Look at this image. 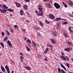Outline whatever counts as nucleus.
Wrapping results in <instances>:
<instances>
[{"label": "nucleus", "mask_w": 73, "mask_h": 73, "mask_svg": "<svg viewBox=\"0 0 73 73\" xmlns=\"http://www.w3.org/2000/svg\"><path fill=\"white\" fill-rule=\"evenodd\" d=\"M54 5L56 9H59L60 8V5L58 3H55L54 4Z\"/></svg>", "instance_id": "nucleus-1"}, {"label": "nucleus", "mask_w": 73, "mask_h": 73, "mask_svg": "<svg viewBox=\"0 0 73 73\" xmlns=\"http://www.w3.org/2000/svg\"><path fill=\"white\" fill-rule=\"evenodd\" d=\"M0 11L1 12V13H6L7 11V10L6 9H1L0 8Z\"/></svg>", "instance_id": "nucleus-2"}, {"label": "nucleus", "mask_w": 73, "mask_h": 73, "mask_svg": "<svg viewBox=\"0 0 73 73\" xmlns=\"http://www.w3.org/2000/svg\"><path fill=\"white\" fill-rule=\"evenodd\" d=\"M15 4H16V5L17 7H18V8H20L21 7V4H20L17 2H15Z\"/></svg>", "instance_id": "nucleus-3"}, {"label": "nucleus", "mask_w": 73, "mask_h": 73, "mask_svg": "<svg viewBox=\"0 0 73 73\" xmlns=\"http://www.w3.org/2000/svg\"><path fill=\"white\" fill-rule=\"evenodd\" d=\"M49 17L51 19H55V17L52 14H50L49 15Z\"/></svg>", "instance_id": "nucleus-4"}, {"label": "nucleus", "mask_w": 73, "mask_h": 73, "mask_svg": "<svg viewBox=\"0 0 73 73\" xmlns=\"http://www.w3.org/2000/svg\"><path fill=\"white\" fill-rule=\"evenodd\" d=\"M24 68H25V69H26L27 70H32V68H31V67L29 66H25L24 67Z\"/></svg>", "instance_id": "nucleus-5"}, {"label": "nucleus", "mask_w": 73, "mask_h": 73, "mask_svg": "<svg viewBox=\"0 0 73 73\" xmlns=\"http://www.w3.org/2000/svg\"><path fill=\"white\" fill-rule=\"evenodd\" d=\"M5 69H6L8 73H10V71L9 70V68H8V67L7 65H6L5 66Z\"/></svg>", "instance_id": "nucleus-6"}, {"label": "nucleus", "mask_w": 73, "mask_h": 73, "mask_svg": "<svg viewBox=\"0 0 73 73\" xmlns=\"http://www.w3.org/2000/svg\"><path fill=\"white\" fill-rule=\"evenodd\" d=\"M50 41L51 43H52V44H56V42H55V40H53V39H50Z\"/></svg>", "instance_id": "nucleus-7"}, {"label": "nucleus", "mask_w": 73, "mask_h": 73, "mask_svg": "<svg viewBox=\"0 0 73 73\" xmlns=\"http://www.w3.org/2000/svg\"><path fill=\"white\" fill-rule=\"evenodd\" d=\"M61 20V18L60 17H58L56 18L55 20L54 21H60V20Z\"/></svg>", "instance_id": "nucleus-8"}, {"label": "nucleus", "mask_w": 73, "mask_h": 73, "mask_svg": "<svg viewBox=\"0 0 73 73\" xmlns=\"http://www.w3.org/2000/svg\"><path fill=\"white\" fill-rule=\"evenodd\" d=\"M60 66H61V67H62L63 69H64L66 71V68L64 66V65L60 63Z\"/></svg>", "instance_id": "nucleus-9"}, {"label": "nucleus", "mask_w": 73, "mask_h": 73, "mask_svg": "<svg viewBox=\"0 0 73 73\" xmlns=\"http://www.w3.org/2000/svg\"><path fill=\"white\" fill-rule=\"evenodd\" d=\"M64 50H65V51H66L67 52H70V49H69V48H65L64 49Z\"/></svg>", "instance_id": "nucleus-10"}, {"label": "nucleus", "mask_w": 73, "mask_h": 73, "mask_svg": "<svg viewBox=\"0 0 73 73\" xmlns=\"http://www.w3.org/2000/svg\"><path fill=\"white\" fill-rule=\"evenodd\" d=\"M68 4L72 6L73 5V2L71 1H69L68 2Z\"/></svg>", "instance_id": "nucleus-11"}, {"label": "nucleus", "mask_w": 73, "mask_h": 73, "mask_svg": "<svg viewBox=\"0 0 73 73\" xmlns=\"http://www.w3.org/2000/svg\"><path fill=\"white\" fill-rule=\"evenodd\" d=\"M61 58L62 59V60H64L65 61H66V58H65V56H62L61 57Z\"/></svg>", "instance_id": "nucleus-12"}, {"label": "nucleus", "mask_w": 73, "mask_h": 73, "mask_svg": "<svg viewBox=\"0 0 73 73\" xmlns=\"http://www.w3.org/2000/svg\"><path fill=\"white\" fill-rule=\"evenodd\" d=\"M1 67L2 71L3 72H5V68H4L3 66H1Z\"/></svg>", "instance_id": "nucleus-13"}, {"label": "nucleus", "mask_w": 73, "mask_h": 73, "mask_svg": "<svg viewBox=\"0 0 73 73\" xmlns=\"http://www.w3.org/2000/svg\"><path fill=\"white\" fill-rule=\"evenodd\" d=\"M47 5L48 8H52V5H51L50 3H48L47 4Z\"/></svg>", "instance_id": "nucleus-14"}, {"label": "nucleus", "mask_w": 73, "mask_h": 73, "mask_svg": "<svg viewBox=\"0 0 73 73\" xmlns=\"http://www.w3.org/2000/svg\"><path fill=\"white\" fill-rule=\"evenodd\" d=\"M28 7V6L27 5H24L23 6V8L24 9H25L26 10H27V7Z\"/></svg>", "instance_id": "nucleus-15"}, {"label": "nucleus", "mask_w": 73, "mask_h": 73, "mask_svg": "<svg viewBox=\"0 0 73 73\" xmlns=\"http://www.w3.org/2000/svg\"><path fill=\"white\" fill-rule=\"evenodd\" d=\"M7 42L8 43V45L9 46H12V45L11 44V42L9 41V40H8L7 41Z\"/></svg>", "instance_id": "nucleus-16"}, {"label": "nucleus", "mask_w": 73, "mask_h": 73, "mask_svg": "<svg viewBox=\"0 0 73 73\" xmlns=\"http://www.w3.org/2000/svg\"><path fill=\"white\" fill-rule=\"evenodd\" d=\"M3 8H4L3 9H8V7L7 6L5 5H3Z\"/></svg>", "instance_id": "nucleus-17"}, {"label": "nucleus", "mask_w": 73, "mask_h": 73, "mask_svg": "<svg viewBox=\"0 0 73 73\" xmlns=\"http://www.w3.org/2000/svg\"><path fill=\"white\" fill-rule=\"evenodd\" d=\"M62 4L63 5H64V7H65V8H67L68 7V5H67L65 4V3H64V2H62Z\"/></svg>", "instance_id": "nucleus-18"}, {"label": "nucleus", "mask_w": 73, "mask_h": 73, "mask_svg": "<svg viewBox=\"0 0 73 73\" xmlns=\"http://www.w3.org/2000/svg\"><path fill=\"white\" fill-rule=\"evenodd\" d=\"M26 42L27 43H29V44H32L31 41L29 39H27V40H26Z\"/></svg>", "instance_id": "nucleus-19"}, {"label": "nucleus", "mask_w": 73, "mask_h": 73, "mask_svg": "<svg viewBox=\"0 0 73 73\" xmlns=\"http://www.w3.org/2000/svg\"><path fill=\"white\" fill-rule=\"evenodd\" d=\"M69 31L71 33H73V30H71V27H70L68 29Z\"/></svg>", "instance_id": "nucleus-20"}, {"label": "nucleus", "mask_w": 73, "mask_h": 73, "mask_svg": "<svg viewBox=\"0 0 73 73\" xmlns=\"http://www.w3.org/2000/svg\"><path fill=\"white\" fill-rule=\"evenodd\" d=\"M49 48L46 47V49L44 51V53L45 54L47 52H48V49Z\"/></svg>", "instance_id": "nucleus-21"}, {"label": "nucleus", "mask_w": 73, "mask_h": 73, "mask_svg": "<svg viewBox=\"0 0 73 73\" xmlns=\"http://www.w3.org/2000/svg\"><path fill=\"white\" fill-rule=\"evenodd\" d=\"M32 43L34 46H36V42L35 41H33L32 42Z\"/></svg>", "instance_id": "nucleus-22"}, {"label": "nucleus", "mask_w": 73, "mask_h": 73, "mask_svg": "<svg viewBox=\"0 0 73 73\" xmlns=\"http://www.w3.org/2000/svg\"><path fill=\"white\" fill-rule=\"evenodd\" d=\"M38 8L39 10V11H40V12H41V13H43L42 12V9H43L42 8L38 7Z\"/></svg>", "instance_id": "nucleus-23"}, {"label": "nucleus", "mask_w": 73, "mask_h": 73, "mask_svg": "<svg viewBox=\"0 0 73 73\" xmlns=\"http://www.w3.org/2000/svg\"><path fill=\"white\" fill-rule=\"evenodd\" d=\"M58 70L59 73H61V69L60 68H58Z\"/></svg>", "instance_id": "nucleus-24"}, {"label": "nucleus", "mask_w": 73, "mask_h": 73, "mask_svg": "<svg viewBox=\"0 0 73 73\" xmlns=\"http://www.w3.org/2000/svg\"><path fill=\"white\" fill-rule=\"evenodd\" d=\"M7 10L8 11H9L10 12H13V10L11 9H7Z\"/></svg>", "instance_id": "nucleus-25"}, {"label": "nucleus", "mask_w": 73, "mask_h": 73, "mask_svg": "<svg viewBox=\"0 0 73 73\" xmlns=\"http://www.w3.org/2000/svg\"><path fill=\"white\" fill-rule=\"evenodd\" d=\"M26 49L28 51V52H29L30 50H31V49H30V48L28 47L27 46H26Z\"/></svg>", "instance_id": "nucleus-26"}, {"label": "nucleus", "mask_w": 73, "mask_h": 73, "mask_svg": "<svg viewBox=\"0 0 73 73\" xmlns=\"http://www.w3.org/2000/svg\"><path fill=\"white\" fill-rule=\"evenodd\" d=\"M8 40V36H5L3 39L4 41H5Z\"/></svg>", "instance_id": "nucleus-27"}, {"label": "nucleus", "mask_w": 73, "mask_h": 73, "mask_svg": "<svg viewBox=\"0 0 73 73\" xmlns=\"http://www.w3.org/2000/svg\"><path fill=\"white\" fill-rule=\"evenodd\" d=\"M47 46H48L49 47H50V48H53V46L51 44H50V45L49 44H47Z\"/></svg>", "instance_id": "nucleus-28"}, {"label": "nucleus", "mask_w": 73, "mask_h": 73, "mask_svg": "<svg viewBox=\"0 0 73 73\" xmlns=\"http://www.w3.org/2000/svg\"><path fill=\"white\" fill-rule=\"evenodd\" d=\"M57 32L55 31V32L53 33V35L54 36L56 37V36H57Z\"/></svg>", "instance_id": "nucleus-29"}, {"label": "nucleus", "mask_w": 73, "mask_h": 73, "mask_svg": "<svg viewBox=\"0 0 73 73\" xmlns=\"http://www.w3.org/2000/svg\"><path fill=\"white\" fill-rule=\"evenodd\" d=\"M0 44L2 46V47L3 48H4V44L3 43H2V42H0Z\"/></svg>", "instance_id": "nucleus-30"}, {"label": "nucleus", "mask_w": 73, "mask_h": 73, "mask_svg": "<svg viewBox=\"0 0 73 73\" xmlns=\"http://www.w3.org/2000/svg\"><path fill=\"white\" fill-rule=\"evenodd\" d=\"M67 44L69 45H72V43L70 42H67Z\"/></svg>", "instance_id": "nucleus-31"}, {"label": "nucleus", "mask_w": 73, "mask_h": 73, "mask_svg": "<svg viewBox=\"0 0 73 73\" xmlns=\"http://www.w3.org/2000/svg\"><path fill=\"white\" fill-rule=\"evenodd\" d=\"M37 35L38 36H39V37H41V35L39 32L37 33Z\"/></svg>", "instance_id": "nucleus-32"}, {"label": "nucleus", "mask_w": 73, "mask_h": 73, "mask_svg": "<svg viewBox=\"0 0 73 73\" xmlns=\"http://www.w3.org/2000/svg\"><path fill=\"white\" fill-rule=\"evenodd\" d=\"M40 13L38 14H37L38 16H42V15H43V13Z\"/></svg>", "instance_id": "nucleus-33"}, {"label": "nucleus", "mask_w": 73, "mask_h": 73, "mask_svg": "<svg viewBox=\"0 0 73 73\" xmlns=\"http://www.w3.org/2000/svg\"><path fill=\"white\" fill-rule=\"evenodd\" d=\"M6 32L8 35H10V33H9V32L8 31L6 30Z\"/></svg>", "instance_id": "nucleus-34"}, {"label": "nucleus", "mask_w": 73, "mask_h": 73, "mask_svg": "<svg viewBox=\"0 0 73 73\" xmlns=\"http://www.w3.org/2000/svg\"><path fill=\"white\" fill-rule=\"evenodd\" d=\"M61 72L62 73H66L65 72V71L62 69H61Z\"/></svg>", "instance_id": "nucleus-35"}, {"label": "nucleus", "mask_w": 73, "mask_h": 73, "mask_svg": "<svg viewBox=\"0 0 73 73\" xmlns=\"http://www.w3.org/2000/svg\"><path fill=\"white\" fill-rule=\"evenodd\" d=\"M65 58L67 61H69V58L68 57L66 56H65Z\"/></svg>", "instance_id": "nucleus-36"}, {"label": "nucleus", "mask_w": 73, "mask_h": 73, "mask_svg": "<svg viewBox=\"0 0 73 73\" xmlns=\"http://www.w3.org/2000/svg\"><path fill=\"white\" fill-rule=\"evenodd\" d=\"M39 24L40 25V26H41L42 27H43V25H44L43 24H42V22H40Z\"/></svg>", "instance_id": "nucleus-37"}, {"label": "nucleus", "mask_w": 73, "mask_h": 73, "mask_svg": "<svg viewBox=\"0 0 73 73\" xmlns=\"http://www.w3.org/2000/svg\"><path fill=\"white\" fill-rule=\"evenodd\" d=\"M45 22L46 23L48 24H49V22L48 21V20L46 19L45 20Z\"/></svg>", "instance_id": "nucleus-38"}, {"label": "nucleus", "mask_w": 73, "mask_h": 73, "mask_svg": "<svg viewBox=\"0 0 73 73\" xmlns=\"http://www.w3.org/2000/svg\"><path fill=\"white\" fill-rule=\"evenodd\" d=\"M14 27L15 29H17L18 28V27H17V25H15Z\"/></svg>", "instance_id": "nucleus-39"}, {"label": "nucleus", "mask_w": 73, "mask_h": 73, "mask_svg": "<svg viewBox=\"0 0 73 73\" xmlns=\"http://www.w3.org/2000/svg\"><path fill=\"white\" fill-rule=\"evenodd\" d=\"M20 58L21 60H23L24 59V57H23V56H20Z\"/></svg>", "instance_id": "nucleus-40"}, {"label": "nucleus", "mask_w": 73, "mask_h": 73, "mask_svg": "<svg viewBox=\"0 0 73 73\" xmlns=\"http://www.w3.org/2000/svg\"><path fill=\"white\" fill-rule=\"evenodd\" d=\"M21 30L23 31V32H25V30L24 29H21Z\"/></svg>", "instance_id": "nucleus-41"}, {"label": "nucleus", "mask_w": 73, "mask_h": 73, "mask_svg": "<svg viewBox=\"0 0 73 73\" xmlns=\"http://www.w3.org/2000/svg\"><path fill=\"white\" fill-rule=\"evenodd\" d=\"M67 66L68 68H70V64H69V63L67 64Z\"/></svg>", "instance_id": "nucleus-42"}, {"label": "nucleus", "mask_w": 73, "mask_h": 73, "mask_svg": "<svg viewBox=\"0 0 73 73\" xmlns=\"http://www.w3.org/2000/svg\"><path fill=\"white\" fill-rule=\"evenodd\" d=\"M64 24H65V25H67V24H68V23L66 22H64Z\"/></svg>", "instance_id": "nucleus-43"}, {"label": "nucleus", "mask_w": 73, "mask_h": 73, "mask_svg": "<svg viewBox=\"0 0 73 73\" xmlns=\"http://www.w3.org/2000/svg\"><path fill=\"white\" fill-rule=\"evenodd\" d=\"M64 36L65 37H68V36L67 35H66V34H64Z\"/></svg>", "instance_id": "nucleus-44"}, {"label": "nucleus", "mask_w": 73, "mask_h": 73, "mask_svg": "<svg viewBox=\"0 0 73 73\" xmlns=\"http://www.w3.org/2000/svg\"><path fill=\"white\" fill-rule=\"evenodd\" d=\"M1 34L2 36H4L5 35V34H4V32H2Z\"/></svg>", "instance_id": "nucleus-45"}, {"label": "nucleus", "mask_w": 73, "mask_h": 73, "mask_svg": "<svg viewBox=\"0 0 73 73\" xmlns=\"http://www.w3.org/2000/svg\"><path fill=\"white\" fill-rule=\"evenodd\" d=\"M26 2H29L30 0H24Z\"/></svg>", "instance_id": "nucleus-46"}, {"label": "nucleus", "mask_w": 73, "mask_h": 73, "mask_svg": "<svg viewBox=\"0 0 73 73\" xmlns=\"http://www.w3.org/2000/svg\"><path fill=\"white\" fill-rule=\"evenodd\" d=\"M20 12L21 13H24V11H23V10H21Z\"/></svg>", "instance_id": "nucleus-47"}, {"label": "nucleus", "mask_w": 73, "mask_h": 73, "mask_svg": "<svg viewBox=\"0 0 73 73\" xmlns=\"http://www.w3.org/2000/svg\"><path fill=\"white\" fill-rule=\"evenodd\" d=\"M20 54L21 56H23V54L22 52H20Z\"/></svg>", "instance_id": "nucleus-48"}, {"label": "nucleus", "mask_w": 73, "mask_h": 73, "mask_svg": "<svg viewBox=\"0 0 73 73\" xmlns=\"http://www.w3.org/2000/svg\"><path fill=\"white\" fill-rule=\"evenodd\" d=\"M44 60L45 61H48V60L46 58H44Z\"/></svg>", "instance_id": "nucleus-49"}, {"label": "nucleus", "mask_w": 73, "mask_h": 73, "mask_svg": "<svg viewBox=\"0 0 73 73\" xmlns=\"http://www.w3.org/2000/svg\"><path fill=\"white\" fill-rule=\"evenodd\" d=\"M10 30L11 32H12V33H13V30H12V29H10Z\"/></svg>", "instance_id": "nucleus-50"}, {"label": "nucleus", "mask_w": 73, "mask_h": 73, "mask_svg": "<svg viewBox=\"0 0 73 73\" xmlns=\"http://www.w3.org/2000/svg\"><path fill=\"white\" fill-rule=\"evenodd\" d=\"M35 12L36 13H38V11H36Z\"/></svg>", "instance_id": "nucleus-51"}, {"label": "nucleus", "mask_w": 73, "mask_h": 73, "mask_svg": "<svg viewBox=\"0 0 73 73\" xmlns=\"http://www.w3.org/2000/svg\"><path fill=\"white\" fill-rule=\"evenodd\" d=\"M2 6H3V5H1V4H0V7H1V8H2Z\"/></svg>", "instance_id": "nucleus-52"}, {"label": "nucleus", "mask_w": 73, "mask_h": 73, "mask_svg": "<svg viewBox=\"0 0 73 73\" xmlns=\"http://www.w3.org/2000/svg\"><path fill=\"white\" fill-rule=\"evenodd\" d=\"M23 59H21V62H23Z\"/></svg>", "instance_id": "nucleus-53"}, {"label": "nucleus", "mask_w": 73, "mask_h": 73, "mask_svg": "<svg viewBox=\"0 0 73 73\" xmlns=\"http://www.w3.org/2000/svg\"><path fill=\"white\" fill-rule=\"evenodd\" d=\"M70 16H71V17H73V16L72 15V14H71L70 15Z\"/></svg>", "instance_id": "nucleus-54"}, {"label": "nucleus", "mask_w": 73, "mask_h": 73, "mask_svg": "<svg viewBox=\"0 0 73 73\" xmlns=\"http://www.w3.org/2000/svg\"><path fill=\"white\" fill-rule=\"evenodd\" d=\"M26 22L28 23L30 22L28 20L26 21Z\"/></svg>", "instance_id": "nucleus-55"}, {"label": "nucleus", "mask_w": 73, "mask_h": 73, "mask_svg": "<svg viewBox=\"0 0 73 73\" xmlns=\"http://www.w3.org/2000/svg\"><path fill=\"white\" fill-rule=\"evenodd\" d=\"M24 39L25 40H27V38L26 37H25L24 38Z\"/></svg>", "instance_id": "nucleus-56"}, {"label": "nucleus", "mask_w": 73, "mask_h": 73, "mask_svg": "<svg viewBox=\"0 0 73 73\" xmlns=\"http://www.w3.org/2000/svg\"><path fill=\"white\" fill-rule=\"evenodd\" d=\"M27 15H29V13L28 12H27Z\"/></svg>", "instance_id": "nucleus-57"}, {"label": "nucleus", "mask_w": 73, "mask_h": 73, "mask_svg": "<svg viewBox=\"0 0 73 73\" xmlns=\"http://www.w3.org/2000/svg\"><path fill=\"white\" fill-rule=\"evenodd\" d=\"M28 46H31V45L30 44H28Z\"/></svg>", "instance_id": "nucleus-58"}, {"label": "nucleus", "mask_w": 73, "mask_h": 73, "mask_svg": "<svg viewBox=\"0 0 73 73\" xmlns=\"http://www.w3.org/2000/svg\"><path fill=\"white\" fill-rule=\"evenodd\" d=\"M39 7L40 8H41V7H41V5H39Z\"/></svg>", "instance_id": "nucleus-59"}, {"label": "nucleus", "mask_w": 73, "mask_h": 73, "mask_svg": "<svg viewBox=\"0 0 73 73\" xmlns=\"http://www.w3.org/2000/svg\"><path fill=\"white\" fill-rule=\"evenodd\" d=\"M62 55H64V52H62Z\"/></svg>", "instance_id": "nucleus-60"}, {"label": "nucleus", "mask_w": 73, "mask_h": 73, "mask_svg": "<svg viewBox=\"0 0 73 73\" xmlns=\"http://www.w3.org/2000/svg\"><path fill=\"white\" fill-rule=\"evenodd\" d=\"M69 48L70 50H70H72V48H71L70 47Z\"/></svg>", "instance_id": "nucleus-61"}, {"label": "nucleus", "mask_w": 73, "mask_h": 73, "mask_svg": "<svg viewBox=\"0 0 73 73\" xmlns=\"http://www.w3.org/2000/svg\"><path fill=\"white\" fill-rule=\"evenodd\" d=\"M23 13H20V15H23Z\"/></svg>", "instance_id": "nucleus-62"}, {"label": "nucleus", "mask_w": 73, "mask_h": 73, "mask_svg": "<svg viewBox=\"0 0 73 73\" xmlns=\"http://www.w3.org/2000/svg\"><path fill=\"white\" fill-rule=\"evenodd\" d=\"M43 0L44 1H46V2L47 1V0Z\"/></svg>", "instance_id": "nucleus-63"}, {"label": "nucleus", "mask_w": 73, "mask_h": 73, "mask_svg": "<svg viewBox=\"0 0 73 73\" xmlns=\"http://www.w3.org/2000/svg\"><path fill=\"white\" fill-rule=\"evenodd\" d=\"M10 16H13V15L12 14H10Z\"/></svg>", "instance_id": "nucleus-64"}]
</instances>
